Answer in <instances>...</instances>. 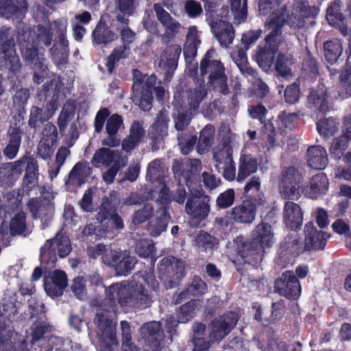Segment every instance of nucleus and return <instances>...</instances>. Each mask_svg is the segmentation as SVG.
Returning a JSON list of instances; mask_svg holds the SVG:
<instances>
[{
  "mask_svg": "<svg viewBox=\"0 0 351 351\" xmlns=\"http://www.w3.org/2000/svg\"><path fill=\"white\" fill-rule=\"evenodd\" d=\"M142 278L149 290L135 280L114 283L106 289V297L103 301L104 308L96 314L101 351H114V347L119 346L116 334L117 324L107 315L108 313L117 311V303L122 307L142 310L150 307L154 302L152 293L157 292L160 286L154 271H145Z\"/></svg>",
  "mask_w": 351,
  "mask_h": 351,
  "instance_id": "nucleus-1",
  "label": "nucleus"
},
{
  "mask_svg": "<svg viewBox=\"0 0 351 351\" xmlns=\"http://www.w3.org/2000/svg\"><path fill=\"white\" fill-rule=\"evenodd\" d=\"M56 248L60 258L67 256L71 252L69 237L62 232H58L53 239H47L40 249V260L46 269L56 266Z\"/></svg>",
  "mask_w": 351,
  "mask_h": 351,
  "instance_id": "nucleus-2",
  "label": "nucleus"
},
{
  "mask_svg": "<svg viewBox=\"0 0 351 351\" xmlns=\"http://www.w3.org/2000/svg\"><path fill=\"white\" fill-rule=\"evenodd\" d=\"M266 203L264 195L260 193L237 204L228 212V214L231 216V219L236 224L248 225L255 220L258 208L265 206Z\"/></svg>",
  "mask_w": 351,
  "mask_h": 351,
  "instance_id": "nucleus-3",
  "label": "nucleus"
},
{
  "mask_svg": "<svg viewBox=\"0 0 351 351\" xmlns=\"http://www.w3.org/2000/svg\"><path fill=\"white\" fill-rule=\"evenodd\" d=\"M210 197L203 191H196L189 194L185 204V211L190 216V223L197 226L209 215Z\"/></svg>",
  "mask_w": 351,
  "mask_h": 351,
  "instance_id": "nucleus-4",
  "label": "nucleus"
},
{
  "mask_svg": "<svg viewBox=\"0 0 351 351\" xmlns=\"http://www.w3.org/2000/svg\"><path fill=\"white\" fill-rule=\"evenodd\" d=\"M0 55H2L5 67L14 73L20 71L21 64L16 53L14 36L10 28L0 30Z\"/></svg>",
  "mask_w": 351,
  "mask_h": 351,
  "instance_id": "nucleus-5",
  "label": "nucleus"
},
{
  "mask_svg": "<svg viewBox=\"0 0 351 351\" xmlns=\"http://www.w3.org/2000/svg\"><path fill=\"white\" fill-rule=\"evenodd\" d=\"M239 321L237 313L230 311L213 319L209 324L208 337L211 342H220L236 326Z\"/></svg>",
  "mask_w": 351,
  "mask_h": 351,
  "instance_id": "nucleus-6",
  "label": "nucleus"
},
{
  "mask_svg": "<svg viewBox=\"0 0 351 351\" xmlns=\"http://www.w3.org/2000/svg\"><path fill=\"white\" fill-rule=\"evenodd\" d=\"M274 291L289 300L295 301L301 295L302 287L294 272L286 270L275 280Z\"/></svg>",
  "mask_w": 351,
  "mask_h": 351,
  "instance_id": "nucleus-7",
  "label": "nucleus"
},
{
  "mask_svg": "<svg viewBox=\"0 0 351 351\" xmlns=\"http://www.w3.org/2000/svg\"><path fill=\"white\" fill-rule=\"evenodd\" d=\"M234 242L238 254L244 263L253 267H258L261 265L265 254V250L263 247L242 235L237 237Z\"/></svg>",
  "mask_w": 351,
  "mask_h": 351,
  "instance_id": "nucleus-8",
  "label": "nucleus"
},
{
  "mask_svg": "<svg viewBox=\"0 0 351 351\" xmlns=\"http://www.w3.org/2000/svg\"><path fill=\"white\" fill-rule=\"evenodd\" d=\"M307 107L316 114H326L331 108V97L328 89L323 82L311 88L307 96Z\"/></svg>",
  "mask_w": 351,
  "mask_h": 351,
  "instance_id": "nucleus-9",
  "label": "nucleus"
},
{
  "mask_svg": "<svg viewBox=\"0 0 351 351\" xmlns=\"http://www.w3.org/2000/svg\"><path fill=\"white\" fill-rule=\"evenodd\" d=\"M140 334L143 341L145 351H160L164 340V332L159 322H150L144 324Z\"/></svg>",
  "mask_w": 351,
  "mask_h": 351,
  "instance_id": "nucleus-10",
  "label": "nucleus"
},
{
  "mask_svg": "<svg viewBox=\"0 0 351 351\" xmlns=\"http://www.w3.org/2000/svg\"><path fill=\"white\" fill-rule=\"evenodd\" d=\"M52 25L57 35V40L49 48V53L53 58H57L60 53L59 63L66 64L69 53V43L66 38L67 22L63 19H58Z\"/></svg>",
  "mask_w": 351,
  "mask_h": 351,
  "instance_id": "nucleus-11",
  "label": "nucleus"
},
{
  "mask_svg": "<svg viewBox=\"0 0 351 351\" xmlns=\"http://www.w3.org/2000/svg\"><path fill=\"white\" fill-rule=\"evenodd\" d=\"M102 260L105 265L114 268L117 275L123 276L130 274L137 263L136 257L112 250L103 254Z\"/></svg>",
  "mask_w": 351,
  "mask_h": 351,
  "instance_id": "nucleus-12",
  "label": "nucleus"
},
{
  "mask_svg": "<svg viewBox=\"0 0 351 351\" xmlns=\"http://www.w3.org/2000/svg\"><path fill=\"white\" fill-rule=\"evenodd\" d=\"M181 51L180 45L177 44L170 45L163 50L160 58L159 66L164 72L163 80L165 82L171 81L178 68Z\"/></svg>",
  "mask_w": 351,
  "mask_h": 351,
  "instance_id": "nucleus-13",
  "label": "nucleus"
},
{
  "mask_svg": "<svg viewBox=\"0 0 351 351\" xmlns=\"http://www.w3.org/2000/svg\"><path fill=\"white\" fill-rule=\"evenodd\" d=\"M22 55L28 64L33 65V80L39 84L43 82L47 74V67L45 64V58L43 53H39L37 47L30 45L22 49Z\"/></svg>",
  "mask_w": 351,
  "mask_h": 351,
  "instance_id": "nucleus-14",
  "label": "nucleus"
},
{
  "mask_svg": "<svg viewBox=\"0 0 351 351\" xmlns=\"http://www.w3.org/2000/svg\"><path fill=\"white\" fill-rule=\"evenodd\" d=\"M281 183L283 193L287 199H298L301 193L303 176L302 173L293 167H289L282 171Z\"/></svg>",
  "mask_w": 351,
  "mask_h": 351,
  "instance_id": "nucleus-15",
  "label": "nucleus"
},
{
  "mask_svg": "<svg viewBox=\"0 0 351 351\" xmlns=\"http://www.w3.org/2000/svg\"><path fill=\"white\" fill-rule=\"evenodd\" d=\"M158 276L161 279L180 280L185 276L184 263L170 256L164 257L158 265Z\"/></svg>",
  "mask_w": 351,
  "mask_h": 351,
  "instance_id": "nucleus-16",
  "label": "nucleus"
},
{
  "mask_svg": "<svg viewBox=\"0 0 351 351\" xmlns=\"http://www.w3.org/2000/svg\"><path fill=\"white\" fill-rule=\"evenodd\" d=\"M249 116L252 119H257L263 125V133L265 134L266 142L269 147H274L276 144V130L275 127L271 121H266V115L268 110L262 104L251 105L248 108Z\"/></svg>",
  "mask_w": 351,
  "mask_h": 351,
  "instance_id": "nucleus-17",
  "label": "nucleus"
},
{
  "mask_svg": "<svg viewBox=\"0 0 351 351\" xmlns=\"http://www.w3.org/2000/svg\"><path fill=\"white\" fill-rule=\"evenodd\" d=\"M305 240L304 250L306 251L323 250L330 234L323 230H318L313 222H308L304 226Z\"/></svg>",
  "mask_w": 351,
  "mask_h": 351,
  "instance_id": "nucleus-18",
  "label": "nucleus"
},
{
  "mask_svg": "<svg viewBox=\"0 0 351 351\" xmlns=\"http://www.w3.org/2000/svg\"><path fill=\"white\" fill-rule=\"evenodd\" d=\"M329 181L324 172L312 176L308 182L301 189V193L312 199H317L324 195L328 191Z\"/></svg>",
  "mask_w": 351,
  "mask_h": 351,
  "instance_id": "nucleus-19",
  "label": "nucleus"
},
{
  "mask_svg": "<svg viewBox=\"0 0 351 351\" xmlns=\"http://www.w3.org/2000/svg\"><path fill=\"white\" fill-rule=\"evenodd\" d=\"M27 207L34 219H40L44 223L51 221L53 213V204L45 197H32L27 203Z\"/></svg>",
  "mask_w": 351,
  "mask_h": 351,
  "instance_id": "nucleus-20",
  "label": "nucleus"
},
{
  "mask_svg": "<svg viewBox=\"0 0 351 351\" xmlns=\"http://www.w3.org/2000/svg\"><path fill=\"white\" fill-rule=\"evenodd\" d=\"M302 243L299 239L291 237L285 238L280 245L277 264L282 267H286L291 263L293 258L303 252Z\"/></svg>",
  "mask_w": 351,
  "mask_h": 351,
  "instance_id": "nucleus-21",
  "label": "nucleus"
},
{
  "mask_svg": "<svg viewBox=\"0 0 351 351\" xmlns=\"http://www.w3.org/2000/svg\"><path fill=\"white\" fill-rule=\"evenodd\" d=\"M68 283L66 273L60 269H56L49 276H45L43 285L45 291L51 297L62 295Z\"/></svg>",
  "mask_w": 351,
  "mask_h": 351,
  "instance_id": "nucleus-22",
  "label": "nucleus"
},
{
  "mask_svg": "<svg viewBox=\"0 0 351 351\" xmlns=\"http://www.w3.org/2000/svg\"><path fill=\"white\" fill-rule=\"evenodd\" d=\"M273 40L274 42L265 41L263 45H258L256 51V60L259 66L265 71L269 70L274 64L275 56L279 49L278 40Z\"/></svg>",
  "mask_w": 351,
  "mask_h": 351,
  "instance_id": "nucleus-23",
  "label": "nucleus"
},
{
  "mask_svg": "<svg viewBox=\"0 0 351 351\" xmlns=\"http://www.w3.org/2000/svg\"><path fill=\"white\" fill-rule=\"evenodd\" d=\"M169 119L168 115L160 111L154 123L151 125L148 136L152 140V148L158 149L159 145L167 135L168 123Z\"/></svg>",
  "mask_w": 351,
  "mask_h": 351,
  "instance_id": "nucleus-24",
  "label": "nucleus"
},
{
  "mask_svg": "<svg viewBox=\"0 0 351 351\" xmlns=\"http://www.w3.org/2000/svg\"><path fill=\"white\" fill-rule=\"evenodd\" d=\"M252 239H250L257 245L265 248L271 247L274 243V234L271 224L261 221L252 232Z\"/></svg>",
  "mask_w": 351,
  "mask_h": 351,
  "instance_id": "nucleus-25",
  "label": "nucleus"
},
{
  "mask_svg": "<svg viewBox=\"0 0 351 351\" xmlns=\"http://www.w3.org/2000/svg\"><path fill=\"white\" fill-rule=\"evenodd\" d=\"M211 29L221 47L227 48L232 43L235 32L230 22L218 20L212 23Z\"/></svg>",
  "mask_w": 351,
  "mask_h": 351,
  "instance_id": "nucleus-26",
  "label": "nucleus"
},
{
  "mask_svg": "<svg viewBox=\"0 0 351 351\" xmlns=\"http://www.w3.org/2000/svg\"><path fill=\"white\" fill-rule=\"evenodd\" d=\"M284 221L288 228L297 231L302 225L303 213L300 206L293 202L287 201L283 209Z\"/></svg>",
  "mask_w": 351,
  "mask_h": 351,
  "instance_id": "nucleus-27",
  "label": "nucleus"
},
{
  "mask_svg": "<svg viewBox=\"0 0 351 351\" xmlns=\"http://www.w3.org/2000/svg\"><path fill=\"white\" fill-rule=\"evenodd\" d=\"M307 164L311 169L322 170L328 164V158L326 149L320 145H313L306 152Z\"/></svg>",
  "mask_w": 351,
  "mask_h": 351,
  "instance_id": "nucleus-28",
  "label": "nucleus"
},
{
  "mask_svg": "<svg viewBox=\"0 0 351 351\" xmlns=\"http://www.w3.org/2000/svg\"><path fill=\"white\" fill-rule=\"evenodd\" d=\"M341 1H334L327 8L326 18L330 25L338 28L343 35L346 36L348 32L346 18L341 12Z\"/></svg>",
  "mask_w": 351,
  "mask_h": 351,
  "instance_id": "nucleus-29",
  "label": "nucleus"
},
{
  "mask_svg": "<svg viewBox=\"0 0 351 351\" xmlns=\"http://www.w3.org/2000/svg\"><path fill=\"white\" fill-rule=\"evenodd\" d=\"M145 131L138 121H134L130 128L129 136L122 141V148L128 152L136 148L143 141Z\"/></svg>",
  "mask_w": 351,
  "mask_h": 351,
  "instance_id": "nucleus-30",
  "label": "nucleus"
},
{
  "mask_svg": "<svg viewBox=\"0 0 351 351\" xmlns=\"http://www.w3.org/2000/svg\"><path fill=\"white\" fill-rule=\"evenodd\" d=\"M9 233L12 237H27L31 231L29 230L27 223V213L23 210L19 211L11 218L9 223Z\"/></svg>",
  "mask_w": 351,
  "mask_h": 351,
  "instance_id": "nucleus-31",
  "label": "nucleus"
},
{
  "mask_svg": "<svg viewBox=\"0 0 351 351\" xmlns=\"http://www.w3.org/2000/svg\"><path fill=\"white\" fill-rule=\"evenodd\" d=\"M123 118L119 114H113L107 120L106 130L108 137L102 141V145L115 147L119 145V141L116 139V135L123 125Z\"/></svg>",
  "mask_w": 351,
  "mask_h": 351,
  "instance_id": "nucleus-32",
  "label": "nucleus"
},
{
  "mask_svg": "<svg viewBox=\"0 0 351 351\" xmlns=\"http://www.w3.org/2000/svg\"><path fill=\"white\" fill-rule=\"evenodd\" d=\"M258 169L257 158L251 154H242L239 159V171L237 180L243 181L250 175L256 172Z\"/></svg>",
  "mask_w": 351,
  "mask_h": 351,
  "instance_id": "nucleus-33",
  "label": "nucleus"
},
{
  "mask_svg": "<svg viewBox=\"0 0 351 351\" xmlns=\"http://www.w3.org/2000/svg\"><path fill=\"white\" fill-rule=\"evenodd\" d=\"M215 134V128L211 124H207L199 133V136L196 145L197 152L199 154L207 152L213 144Z\"/></svg>",
  "mask_w": 351,
  "mask_h": 351,
  "instance_id": "nucleus-34",
  "label": "nucleus"
},
{
  "mask_svg": "<svg viewBox=\"0 0 351 351\" xmlns=\"http://www.w3.org/2000/svg\"><path fill=\"white\" fill-rule=\"evenodd\" d=\"M287 23V19H285L283 15L280 13H272L269 17L266 26L271 29L269 34L265 38V41L267 43L272 41L273 39L278 40V36L282 34V28L285 24Z\"/></svg>",
  "mask_w": 351,
  "mask_h": 351,
  "instance_id": "nucleus-35",
  "label": "nucleus"
},
{
  "mask_svg": "<svg viewBox=\"0 0 351 351\" xmlns=\"http://www.w3.org/2000/svg\"><path fill=\"white\" fill-rule=\"evenodd\" d=\"M93 40L97 44L106 45L117 38V34L106 23L99 21L92 33Z\"/></svg>",
  "mask_w": 351,
  "mask_h": 351,
  "instance_id": "nucleus-36",
  "label": "nucleus"
},
{
  "mask_svg": "<svg viewBox=\"0 0 351 351\" xmlns=\"http://www.w3.org/2000/svg\"><path fill=\"white\" fill-rule=\"evenodd\" d=\"M25 0H0V13L6 18L22 14Z\"/></svg>",
  "mask_w": 351,
  "mask_h": 351,
  "instance_id": "nucleus-37",
  "label": "nucleus"
},
{
  "mask_svg": "<svg viewBox=\"0 0 351 351\" xmlns=\"http://www.w3.org/2000/svg\"><path fill=\"white\" fill-rule=\"evenodd\" d=\"M132 100L143 111H149L153 105L154 96L151 89L141 88L132 93Z\"/></svg>",
  "mask_w": 351,
  "mask_h": 351,
  "instance_id": "nucleus-38",
  "label": "nucleus"
},
{
  "mask_svg": "<svg viewBox=\"0 0 351 351\" xmlns=\"http://www.w3.org/2000/svg\"><path fill=\"white\" fill-rule=\"evenodd\" d=\"M324 51L326 61L331 64L335 63L343 52L341 41L338 39L326 41L324 44Z\"/></svg>",
  "mask_w": 351,
  "mask_h": 351,
  "instance_id": "nucleus-39",
  "label": "nucleus"
},
{
  "mask_svg": "<svg viewBox=\"0 0 351 351\" xmlns=\"http://www.w3.org/2000/svg\"><path fill=\"white\" fill-rule=\"evenodd\" d=\"M339 125L337 119L333 117L324 118L316 122L317 132L324 138L334 136L339 130Z\"/></svg>",
  "mask_w": 351,
  "mask_h": 351,
  "instance_id": "nucleus-40",
  "label": "nucleus"
},
{
  "mask_svg": "<svg viewBox=\"0 0 351 351\" xmlns=\"http://www.w3.org/2000/svg\"><path fill=\"white\" fill-rule=\"evenodd\" d=\"M199 300L192 299L181 305L176 311L178 322L186 324L191 321L196 314Z\"/></svg>",
  "mask_w": 351,
  "mask_h": 351,
  "instance_id": "nucleus-41",
  "label": "nucleus"
},
{
  "mask_svg": "<svg viewBox=\"0 0 351 351\" xmlns=\"http://www.w3.org/2000/svg\"><path fill=\"white\" fill-rule=\"evenodd\" d=\"M186 42L184 45V56L185 58H193L197 55V46L200 44L195 26L190 27Z\"/></svg>",
  "mask_w": 351,
  "mask_h": 351,
  "instance_id": "nucleus-42",
  "label": "nucleus"
},
{
  "mask_svg": "<svg viewBox=\"0 0 351 351\" xmlns=\"http://www.w3.org/2000/svg\"><path fill=\"white\" fill-rule=\"evenodd\" d=\"M26 158L27 156H23L14 162L7 163L5 167H1L0 181L8 184L13 171L21 173L23 171L24 165L26 163Z\"/></svg>",
  "mask_w": 351,
  "mask_h": 351,
  "instance_id": "nucleus-43",
  "label": "nucleus"
},
{
  "mask_svg": "<svg viewBox=\"0 0 351 351\" xmlns=\"http://www.w3.org/2000/svg\"><path fill=\"white\" fill-rule=\"evenodd\" d=\"M75 110V100L73 99H66L58 119V124L60 128H65L67 126L69 122L73 118Z\"/></svg>",
  "mask_w": 351,
  "mask_h": 351,
  "instance_id": "nucleus-44",
  "label": "nucleus"
},
{
  "mask_svg": "<svg viewBox=\"0 0 351 351\" xmlns=\"http://www.w3.org/2000/svg\"><path fill=\"white\" fill-rule=\"evenodd\" d=\"M130 50V46L126 45H120L112 50V53L108 57L107 62L106 63V66L110 74L113 73L117 62L121 59L128 57Z\"/></svg>",
  "mask_w": 351,
  "mask_h": 351,
  "instance_id": "nucleus-45",
  "label": "nucleus"
},
{
  "mask_svg": "<svg viewBox=\"0 0 351 351\" xmlns=\"http://www.w3.org/2000/svg\"><path fill=\"white\" fill-rule=\"evenodd\" d=\"M156 213L157 217L150 226L152 234L154 237H157L166 230L171 219L168 210H157Z\"/></svg>",
  "mask_w": 351,
  "mask_h": 351,
  "instance_id": "nucleus-46",
  "label": "nucleus"
},
{
  "mask_svg": "<svg viewBox=\"0 0 351 351\" xmlns=\"http://www.w3.org/2000/svg\"><path fill=\"white\" fill-rule=\"evenodd\" d=\"M92 171L87 162H78L69 172L67 182H74L77 180L83 182V180L90 176Z\"/></svg>",
  "mask_w": 351,
  "mask_h": 351,
  "instance_id": "nucleus-47",
  "label": "nucleus"
},
{
  "mask_svg": "<svg viewBox=\"0 0 351 351\" xmlns=\"http://www.w3.org/2000/svg\"><path fill=\"white\" fill-rule=\"evenodd\" d=\"M156 247L152 241L147 239L139 240L136 243L135 252L142 258H151L153 264L155 263L156 257H155Z\"/></svg>",
  "mask_w": 351,
  "mask_h": 351,
  "instance_id": "nucleus-48",
  "label": "nucleus"
},
{
  "mask_svg": "<svg viewBox=\"0 0 351 351\" xmlns=\"http://www.w3.org/2000/svg\"><path fill=\"white\" fill-rule=\"evenodd\" d=\"M115 158L114 150L109 148L102 147L98 149L94 154L92 163L95 167H98L97 165L102 164L106 167L110 166L114 161Z\"/></svg>",
  "mask_w": 351,
  "mask_h": 351,
  "instance_id": "nucleus-49",
  "label": "nucleus"
},
{
  "mask_svg": "<svg viewBox=\"0 0 351 351\" xmlns=\"http://www.w3.org/2000/svg\"><path fill=\"white\" fill-rule=\"evenodd\" d=\"M121 330L122 337V351H140L134 343L132 342V330L130 323L127 321L121 322Z\"/></svg>",
  "mask_w": 351,
  "mask_h": 351,
  "instance_id": "nucleus-50",
  "label": "nucleus"
},
{
  "mask_svg": "<svg viewBox=\"0 0 351 351\" xmlns=\"http://www.w3.org/2000/svg\"><path fill=\"white\" fill-rule=\"evenodd\" d=\"M196 246L202 251L212 250L219 244L218 239L208 234V232L200 230L195 238Z\"/></svg>",
  "mask_w": 351,
  "mask_h": 351,
  "instance_id": "nucleus-51",
  "label": "nucleus"
},
{
  "mask_svg": "<svg viewBox=\"0 0 351 351\" xmlns=\"http://www.w3.org/2000/svg\"><path fill=\"white\" fill-rule=\"evenodd\" d=\"M340 84L341 90L339 95L343 97L351 96V63L346 60V67L341 70L339 75Z\"/></svg>",
  "mask_w": 351,
  "mask_h": 351,
  "instance_id": "nucleus-52",
  "label": "nucleus"
},
{
  "mask_svg": "<svg viewBox=\"0 0 351 351\" xmlns=\"http://www.w3.org/2000/svg\"><path fill=\"white\" fill-rule=\"evenodd\" d=\"M350 141L340 136L334 138L329 148V152L332 158L338 160L344 156V152L348 147Z\"/></svg>",
  "mask_w": 351,
  "mask_h": 351,
  "instance_id": "nucleus-53",
  "label": "nucleus"
},
{
  "mask_svg": "<svg viewBox=\"0 0 351 351\" xmlns=\"http://www.w3.org/2000/svg\"><path fill=\"white\" fill-rule=\"evenodd\" d=\"M172 169L175 176L182 178L187 186L189 187L191 186L193 182V173L190 165H185L178 160H175L172 166Z\"/></svg>",
  "mask_w": 351,
  "mask_h": 351,
  "instance_id": "nucleus-54",
  "label": "nucleus"
},
{
  "mask_svg": "<svg viewBox=\"0 0 351 351\" xmlns=\"http://www.w3.org/2000/svg\"><path fill=\"white\" fill-rule=\"evenodd\" d=\"M227 79L225 68L221 61L213 60L210 62V73L208 77V84L215 86L217 83Z\"/></svg>",
  "mask_w": 351,
  "mask_h": 351,
  "instance_id": "nucleus-55",
  "label": "nucleus"
},
{
  "mask_svg": "<svg viewBox=\"0 0 351 351\" xmlns=\"http://www.w3.org/2000/svg\"><path fill=\"white\" fill-rule=\"evenodd\" d=\"M274 64L275 71L278 75L282 77H287L291 75L292 72L289 67L290 60L287 55L281 52L278 53Z\"/></svg>",
  "mask_w": 351,
  "mask_h": 351,
  "instance_id": "nucleus-56",
  "label": "nucleus"
},
{
  "mask_svg": "<svg viewBox=\"0 0 351 351\" xmlns=\"http://www.w3.org/2000/svg\"><path fill=\"white\" fill-rule=\"evenodd\" d=\"M207 91L202 87H197L189 89L188 91L187 101L190 110H196L199 108V104L206 96Z\"/></svg>",
  "mask_w": 351,
  "mask_h": 351,
  "instance_id": "nucleus-57",
  "label": "nucleus"
},
{
  "mask_svg": "<svg viewBox=\"0 0 351 351\" xmlns=\"http://www.w3.org/2000/svg\"><path fill=\"white\" fill-rule=\"evenodd\" d=\"M232 12L234 14V23H241L246 20L247 14V0L241 5V0H230Z\"/></svg>",
  "mask_w": 351,
  "mask_h": 351,
  "instance_id": "nucleus-58",
  "label": "nucleus"
},
{
  "mask_svg": "<svg viewBox=\"0 0 351 351\" xmlns=\"http://www.w3.org/2000/svg\"><path fill=\"white\" fill-rule=\"evenodd\" d=\"M235 202V191L233 189H228L219 194L216 198V207L218 210L230 208Z\"/></svg>",
  "mask_w": 351,
  "mask_h": 351,
  "instance_id": "nucleus-59",
  "label": "nucleus"
},
{
  "mask_svg": "<svg viewBox=\"0 0 351 351\" xmlns=\"http://www.w3.org/2000/svg\"><path fill=\"white\" fill-rule=\"evenodd\" d=\"M172 202V191L166 184H164L158 192V198L156 201L159 206L157 210L169 211Z\"/></svg>",
  "mask_w": 351,
  "mask_h": 351,
  "instance_id": "nucleus-60",
  "label": "nucleus"
},
{
  "mask_svg": "<svg viewBox=\"0 0 351 351\" xmlns=\"http://www.w3.org/2000/svg\"><path fill=\"white\" fill-rule=\"evenodd\" d=\"M38 33L36 37V43L37 45L46 47H51L53 41V32L51 28L46 27L43 25H38L37 26Z\"/></svg>",
  "mask_w": 351,
  "mask_h": 351,
  "instance_id": "nucleus-61",
  "label": "nucleus"
},
{
  "mask_svg": "<svg viewBox=\"0 0 351 351\" xmlns=\"http://www.w3.org/2000/svg\"><path fill=\"white\" fill-rule=\"evenodd\" d=\"M50 328L51 326L45 322L40 321L34 322L30 328L32 343H34L40 340L49 331Z\"/></svg>",
  "mask_w": 351,
  "mask_h": 351,
  "instance_id": "nucleus-62",
  "label": "nucleus"
},
{
  "mask_svg": "<svg viewBox=\"0 0 351 351\" xmlns=\"http://www.w3.org/2000/svg\"><path fill=\"white\" fill-rule=\"evenodd\" d=\"M299 117V115L295 113H289L286 111L281 112L277 120L278 124V130L280 131L281 134L285 132V130L291 126L293 123L294 121Z\"/></svg>",
  "mask_w": 351,
  "mask_h": 351,
  "instance_id": "nucleus-63",
  "label": "nucleus"
},
{
  "mask_svg": "<svg viewBox=\"0 0 351 351\" xmlns=\"http://www.w3.org/2000/svg\"><path fill=\"white\" fill-rule=\"evenodd\" d=\"M154 214V208L150 204H145L142 208L133 214L132 222L134 224L142 223L149 219Z\"/></svg>",
  "mask_w": 351,
  "mask_h": 351,
  "instance_id": "nucleus-64",
  "label": "nucleus"
}]
</instances>
